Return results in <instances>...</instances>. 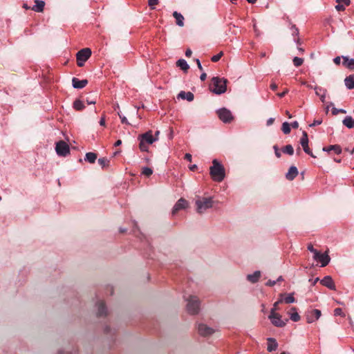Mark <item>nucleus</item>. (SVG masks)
I'll return each instance as SVG.
<instances>
[{"label": "nucleus", "mask_w": 354, "mask_h": 354, "mask_svg": "<svg viewBox=\"0 0 354 354\" xmlns=\"http://www.w3.org/2000/svg\"><path fill=\"white\" fill-rule=\"evenodd\" d=\"M209 174L214 181L221 182L225 178V169L216 159L213 160Z\"/></svg>", "instance_id": "f257e3e1"}, {"label": "nucleus", "mask_w": 354, "mask_h": 354, "mask_svg": "<svg viewBox=\"0 0 354 354\" xmlns=\"http://www.w3.org/2000/svg\"><path fill=\"white\" fill-rule=\"evenodd\" d=\"M184 299L187 302L186 308L191 315H196L200 311V301L196 296L184 295Z\"/></svg>", "instance_id": "f03ea898"}, {"label": "nucleus", "mask_w": 354, "mask_h": 354, "mask_svg": "<svg viewBox=\"0 0 354 354\" xmlns=\"http://www.w3.org/2000/svg\"><path fill=\"white\" fill-rule=\"evenodd\" d=\"M138 140H140V149L142 151H147L148 145L153 144L156 140H158V138L153 137L151 131H149L143 134L140 135L138 136Z\"/></svg>", "instance_id": "7ed1b4c3"}, {"label": "nucleus", "mask_w": 354, "mask_h": 354, "mask_svg": "<svg viewBox=\"0 0 354 354\" xmlns=\"http://www.w3.org/2000/svg\"><path fill=\"white\" fill-rule=\"evenodd\" d=\"M227 80L214 77L212 79V84L210 86L211 91L218 95L222 94L226 91Z\"/></svg>", "instance_id": "20e7f679"}, {"label": "nucleus", "mask_w": 354, "mask_h": 354, "mask_svg": "<svg viewBox=\"0 0 354 354\" xmlns=\"http://www.w3.org/2000/svg\"><path fill=\"white\" fill-rule=\"evenodd\" d=\"M213 201L212 198H201L196 201V211L198 214L203 213L206 209L212 207Z\"/></svg>", "instance_id": "39448f33"}, {"label": "nucleus", "mask_w": 354, "mask_h": 354, "mask_svg": "<svg viewBox=\"0 0 354 354\" xmlns=\"http://www.w3.org/2000/svg\"><path fill=\"white\" fill-rule=\"evenodd\" d=\"M91 55V50L88 48H85L78 51L76 55L77 66L80 67L83 66L84 62L88 59Z\"/></svg>", "instance_id": "423d86ee"}, {"label": "nucleus", "mask_w": 354, "mask_h": 354, "mask_svg": "<svg viewBox=\"0 0 354 354\" xmlns=\"http://www.w3.org/2000/svg\"><path fill=\"white\" fill-rule=\"evenodd\" d=\"M55 150L59 156L65 157L70 153L68 145L63 140H60L56 143Z\"/></svg>", "instance_id": "0eeeda50"}, {"label": "nucleus", "mask_w": 354, "mask_h": 354, "mask_svg": "<svg viewBox=\"0 0 354 354\" xmlns=\"http://www.w3.org/2000/svg\"><path fill=\"white\" fill-rule=\"evenodd\" d=\"M217 114L219 119L225 123H230L233 120L232 113L225 108L218 110Z\"/></svg>", "instance_id": "6e6552de"}, {"label": "nucleus", "mask_w": 354, "mask_h": 354, "mask_svg": "<svg viewBox=\"0 0 354 354\" xmlns=\"http://www.w3.org/2000/svg\"><path fill=\"white\" fill-rule=\"evenodd\" d=\"M197 329L199 335L203 337L209 336L214 333L216 331L215 329L208 326L205 324H198Z\"/></svg>", "instance_id": "1a4fd4ad"}, {"label": "nucleus", "mask_w": 354, "mask_h": 354, "mask_svg": "<svg viewBox=\"0 0 354 354\" xmlns=\"http://www.w3.org/2000/svg\"><path fill=\"white\" fill-rule=\"evenodd\" d=\"M300 144L307 154L310 155V156L315 158V156L313 155L312 151L308 147V133L306 131H303L302 133V137L300 140Z\"/></svg>", "instance_id": "9d476101"}, {"label": "nucleus", "mask_w": 354, "mask_h": 354, "mask_svg": "<svg viewBox=\"0 0 354 354\" xmlns=\"http://www.w3.org/2000/svg\"><path fill=\"white\" fill-rule=\"evenodd\" d=\"M321 315H322V313L319 310H317V309L309 310L306 312V321L309 324L313 323L315 321L317 320L320 317Z\"/></svg>", "instance_id": "9b49d317"}, {"label": "nucleus", "mask_w": 354, "mask_h": 354, "mask_svg": "<svg viewBox=\"0 0 354 354\" xmlns=\"http://www.w3.org/2000/svg\"><path fill=\"white\" fill-rule=\"evenodd\" d=\"M269 319L271 320L272 324L277 327H283L286 325V322L281 319V317L274 312V310H271Z\"/></svg>", "instance_id": "f8f14e48"}, {"label": "nucleus", "mask_w": 354, "mask_h": 354, "mask_svg": "<svg viewBox=\"0 0 354 354\" xmlns=\"http://www.w3.org/2000/svg\"><path fill=\"white\" fill-rule=\"evenodd\" d=\"M313 258L320 262L322 267L327 266L330 261V257L326 253L322 254L319 252H316Z\"/></svg>", "instance_id": "ddd939ff"}, {"label": "nucleus", "mask_w": 354, "mask_h": 354, "mask_svg": "<svg viewBox=\"0 0 354 354\" xmlns=\"http://www.w3.org/2000/svg\"><path fill=\"white\" fill-rule=\"evenodd\" d=\"M187 206L188 202L185 198H180L172 209V214H176L178 211L185 209Z\"/></svg>", "instance_id": "4468645a"}, {"label": "nucleus", "mask_w": 354, "mask_h": 354, "mask_svg": "<svg viewBox=\"0 0 354 354\" xmlns=\"http://www.w3.org/2000/svg\"><path fill=\"white\" fill-rule=\"evenodd\" d=\"M321 286L326 288H335V284L330 276H326L319 281Z\"/></svg>", "instance_id": "2eb2a0df"}, {"label": "nucleus", "mask_w": 354, "mask_h": 354, "mask_svg": "<svg viewBox=\"0 0 354 354\" xmlns=\"http://www.w3.org/2000/svg\"><path fill=\"white\" fill-rule=\"evenodd\" d=\"M73 86L75 88H82L88 84L87 80H80L76 77H73L72 80Z\"/></svg>", "instance_id": "dca6fc26"}, {"label": "nucleus", "mask_w": 354, "mask_h": 354, "mask_svg": "<svg viewBox=\"0 0 354 354\" xmlns=\"http://www.w3.org/2000/svg\"><path fill=\"white\" fill-rule=\"evenodd\" d=\"M298 175V170L295 166H291L286 174V178L288 180H294Z\"/></svg>", "instance_id": "f3484780"}, {"label": "nucleus", "mask_w": 354, "mask_h": 354, "mask_svg": "<svg viewBox=\"0 0 354 354\" xmlns=\"http://www.w3.org/2000/svg\"><path fill=\"white\" fill-rule=\"evenodd\" d=\"M337 5L335 6V9L337 11H344L346 6H348L351 3L350 0H336Z\"/></svg>", "instance_id": "a211bd4d"}, {"label": "nucleus", "mask_w": 354, "mask_h": 354, "mask_svg": "<svg viewBox=\"0 0 354 354\" xmlns=\"http://www.w3.org/2000/svg\"><path fill=\"white\" fill-rule=\"evenodd\" d=\"M342 59V64L344 67L350 70H354V59H349L348 57L345 56H343Z\"/></svg>", "instance_id": "6ab92c4d"}, {"label": "nucleus", "mask_w": 354, "mask_h": 354, "mask_svg": "<svg viewBox=\"0 0 354 354\" xmlns=\"http://www.w3.org/2000/svg\"><path fill=\"white\" fill-rule=\"evenodd\" d=\"M323 151L326 152L334 151L335 153L340 154L342 153V148L339 145H334L324 147Z\"/></svg>", "instance_id": "aec40b11"}, {"label": "nucleus", "mask_w": 354, "mask_h": 354, "mask_svg": "<svg viewBox=\"0 0 354 354\" xmlns=\"http://www.w3.org/2000/svg\"><path fill=\"white\" fill-rule=\"evenodd\" d=\"M35 5L31 9L37 12H43L45 2L41 0H35Z\"/></svg>", "instance_id": "412c9836"}, {"label": "nucleus", "mask_w": 354, "mask_h": 354, "mask_svg": "<svg viewBox=\"0 0 354 354\" xmlns=\"http://www.w3.org/2000/svg\"><path fill=\"white\" fill-rule=\"evenodd\" d=\"M173 16L176 19V24L180 27L184 26V17L177 11L173 12Z\"/></svg>", "instance_id": "4be33fe9"}, {"label": "nucleus", "mask_w": 354, "mask_h": 354, "mask_svg": "<svg viewBox=\"0 0 354 354\" xmlns=\"http://www.w3.org/2000/svg\"><path fill=\"white\" fill-rule=\"evenodd\" d=\"M97 314L98 316H104L106 315V308L102 301H100L97 304Z\"/></svg>", "instance_id": "5701e85b"}, {"label": "nucleus", "mask_w": 354, "mask_h": 354, "mask_svg": "<svg viewBox=\"0 0 354 354\" xmlns=\"http://www.w3.org/2000/svg\"><path fill=\"white\" fill-rule=\"evenodd\" d=\"M278 344L275 339L269 337L268 339V351L271 352L275 351L277 348Z\"/></svg>", "instance_id": "b1692460"}, {"label": "nucleus", "mask_w": 354, "mask_h": 354, "mask_svg": "<svg viewBox=\"0 0 354 354\" xmlns=\"http://www.w3.org/2000/svg\"><path fill=\"white\" fill-rule=\"evenodd\" d=\"M178 97L183 100H187L189 102L193 101L194 97V94L192 93L185 91H180Z\"/></svg>", "instance_id": "393cba45"}, {"label": "nucleus", "mask_w": 354, "mask_h": 354, "mask_svg": "<svg viewBox=\"0 0 354 354\" xmlns=\"http://www.w3.org/2000/svg\"><path fill=\"white\" fill-rule=\"evenodd\" d=\"M280 299H283V302L286 304H292L295 302V298L293 297V293L289 295L281 294L280 295Z\"/></svg>", "instance_id": "a878e982"}, {"label": "nucleus", "mask_w": 354, "mask_h": 354, "mask_svg": "<svg viewBox=\"0 0 354 354\" xmlns=\"http://www.w3.org/2000/svg\"><path fill=\"white\" fill-rule=\"evenodd\" d=\"M345 84L348 89L354 88V75L346 77L344 80Z\"/></svg>", "instance_id": "bb28decb"}, {"label": "nucleus", "mask_w": 354, "mask_h": 354, "mask_svg": "<svg viewBox=\"0 0 354 354\" xmlns=\"http://www.w3.org/2000/svg\"><path fill=\"white\" fill-rule=\"evenodd\" d=\"M342 123L349 129L354 128V119L351 116H346L343 120Z\"/></svg>", "instance_id": "cd10ccee"}, {"label": "nucleus", "mask_w": 354, "mask_h": 354, "mask_svg": "<svg viewBox=\"0 0 354 354\" xmlns=\"http://www.w3.org/2000/svg\"><path fill=\"white\" fill-rule=\"evenodd\" d=\"M261 277L260 271H255L252 274H248L247 276V279L252 283H255Z\"/></svg>", "instance_id": "c85d7f7f"}, {"label": "nucleus", "mask_w": 354, "mask_h": 354, "mask_svg": "<svg viewBox=\"0 0 354 354\" xmlns=\"http://www.w3.org/2000/svg\"><path fill=\"white\" fill-rule=\"evenodd\" d=\"M176 65L184 71H187L189 68V66L188 65L187 62L183 59L178 60L176 62Z\"/></svg>", "instance_id": "c756f323"}, {"label": "nucleus", "mask_w": 354, "mask_h": 354, "mask_svg": "<svg viewBox=\"0 0 354 354\" xmlns=\"http://www.w3.org/2000/svg\"><path fill=\"white\" fill-rule=\"evenodd\" d=\"M97 159V154L93 152H88L85 156V160L90 162L94 163Z\"/></svg>", "instance_id": "7c9ffc66"}, {"label": "nucleus", "mask_w": 354, "mask_h": 354, "mask_svg": "<svg viewBox=\"0 0 354 354\" xmlns=\"http://www.w3.org/2000/svg\"><path fill=\"white\" fill-rule=\"evenodd\" d=\"M283 281V279L281 277H279L276 281L275 280H271V279H269L266 283V286H274L275 285H277V286H283L281 284V281Z\"/></svg>", "instance_id": "2f4dec72"}, {"label": "nucleus", "mask_w": 354, "mask_h": 354, "mask_svg": "<svg viewBox=\"0 0 354 354\" xmlns=\"http://www.w3.org/2000/svg\"><path fill=\"white\" fill-rule=\"evenodd\" d=\"M73 108L77 111H82L85 108V106L82 101L80 100H76L73 102Z\"/></svg>", "instance_id": "473e14b6"}, {"label": "nucleus", "mask_w": 354, "mask_h": 354, "mask_svg": "<svg viewBox=\"0 0 354 354\" xmlns=\"http://www.w3.org/2000/svg\"><path fill=\"white\" fill-rule=\"evenodd\" d=\"M282 151L283 153H287L290 156H292L294 153V149L291 145H288L285 146L282 149Z\"/></svg>", "instance_id": "72a5a7b5"}, {"label": "nucleus", "mask_w": 354, "mask_h": 354, "mask_svg": "<svg viewBox=\"0 0 354 354\" xmlns=\"http://www.w3.org/2000/svg\"><path fill=\"white\" fill-rule=\"evenodd\" d=\"M281 130L285 134L290 133L291 131L290 124L287 122H283L282 124Z\"/></svg>", "instance_id": "f704fd0d"}, {"label": "nucleus", "mask_w": 354, "mask_h": 354, "mask_svg": "<svg viewBox=\"0 0 354 354\" xmlns=\"http://www.w3.org/2000/svg\"><path fill=\"white\" fill-rule=\"evenodd\" d=\"M98 163L102 168H105L109 167V160L106 158H102L98 159Z\"/></svg>", "instance_id": "c9c22d12"}, {"label": "nucleus", "mask_w": 354, "mask_h": 354, "mask_svg": "<svg viewBox=\"0 0 354 354\" xmlns=\"http://www.w3.org/2000/svg\"><path fill=\"white\" fill-rule=\"evenodd\" d=\"M292 61L294 65L297 67L300 66L304 62V59L302 58H299L297 57H295Z\"/></svg>", "instance_id": "e433bc0d"}, {"label": "nucleus", "mask_w": 354, "mask_h": 354, "mask_svg": "<svg viewBox=\"0 0 354 354\" xmlns=\"http://www.w3.org/2000/svg\"><path fill=\"white\" fill-rule=\"evenodd\" d=\"M142 174L146 176H150L153 174V171L151 168L145 167L142 169Z\"/></svg>", "instance_id": "4c0bfd02"}, {"label": "nucleus", "mask_w": 354, "mask_h": 354, "mask_svg": "<svg viewBox=\"0 0 354 354\" xmlns=\"http://www.w3.org/2000/svg\"><path fill=\"white\" fill-rule=\"evenodd\" d=\"M223 55V53L222 51H221L218 54L216 55H214L212 58H211V60L212 62H218L221 58V57Z\"/></svg>", "instance_id": "58836bf2"}, {"label": "nucleus", "mask_w": 354, "mask_h": 354, "mask_svg": "<svg viewBox=\"0 0 354 354\" xmlns=\"http://www.w3.org/2000/svg\"><path fill=\"white\" fill-rule=\"evenodd\" d=\"M290 319L293 322H298L300 319V316L297 312H295L290 315Z\"/></svg>", "instance_id": "ea45409f"}, {"label": "nucleus", "mask_w": 354, "mask_h": 354, "mask_svg": "<svg viewBox=\"0 0 354 354\" xmlns=\"http://www.w3.org/2000/svg\"><path fill=\"white\" fill-rule=\"evenodd\" d=\"M149 6L151 10L155 8V6L158 3V0H149L148 1Z\"/></svg>", "instance_id": "a19ab883"}, {"label": "nucleus", "mask_w": 354, "mask_h": 354, "mask_svg": "<svg viewBox=\"0 0 354 354\" xmlns=\"http://www.w3.org/2000/svg\"><path fill=\"white\" fill-rule=\"evenodd\" d=\"M334 315L335 316H342L344 317V314L342 312V310L339 308H335V310H334Z\"/></svg>", "instance_id": "79ce46f5"}, {"label": "nucleus", "mask_w": 354, "mask_h": 354, "mask_svg": "<svg viewBox=\"0 0 354 354\" xmlns=\"http://www.w3.org/2000/svg\"><path fill=\"white\" fill-rule=\"evenodd\" d=\"M339 113H346V111L344 110V109H337L336 108H333L332 109V113L333 115H337Z\"/></svg>", "instance_id": "37998d69"}, {"label": "nucleus", "mask_w": 354, "mask_h": 354, "mask_svg": "<svg viewBox=\"0 0 354 354\" xmlns=\"http://www.w3.org/2000/svg\"><path fill=\"white\" fill-rule=\"evenodd\" d=\"M291 29H292V35L293 36H297L299 35V30L295 26V25H292Z\"/></svg>", "instance_id": "c03bdc74"}, {"label": "nucleus", "mask_w": 354, "mask_h": 354, "mask_svg": "<svg viewBox=\"0 0 354 354\" xmlns=\"http://www.w3.org/2000/svg\"><path fill=\"white\" fill-rule=\"evenodd\" d=\"M118 115H119V117H120V118L121 120V122L122 124H129V123L127 119L126 118V117L122 115L120 113H118Z\"/></svg>", "instance_id": "a18cd8bd"}, {"label": "nucleus", "mask_w": 354, "mask_h": 354, "mask_svg": "<svg viewBox=\"0 0 354 354\" xmlns=\"http://www.w3.org/2000/svg\"><path fill=\"white\" fill-rule=\"evenodd\" d=\"M308 250L309 251H310L311 252H313L314 254V255H315L316 252H319L317 250L314 249L313 245L311 243L308 245Z\"/></svg>", "instance_id": "49530a36"}, {"label": "nucleus", "mask_w": 354, "mask_h": 354, "mask_svg": "<svg viewBox=\"0 0 354 354\" xmlns=\"http://www.w3.org/2000/svg\"><path fill=\"white\" fill-rule=\"evenodd\" d=\"M273 148H274V153H275L276 156H277V158H280V157H281V153H280V151H279V150L278 147H277V145H274V146L273 147Z\"/></svg>", "instance_id": "de8ad7c7"}, {"label": "nucleus", "mask_w": 354, "mask_h": 354, "mask_svg": "<svg viewBox=\"0 0 354 354\" xmlns=\"http://www.w3.org/2000/svg\"><path fill=\"white\" fill-rule=\"evenodd\" d=\"M319 280V278H318V277H317V278H315V279H309V282L310 283L309 286H315V285H316V283H317V282Z\"/></svg>", "instance_id": "09e8293b"}, {"label": "nucleus", "mask_w": 354, "mask_h": 354, "mask_svg": "<svg viewBox=\"0 0 354 354\" xmlns=\"http://www.w3.org/2000/svg\"><path fill=\"white\" fill-rule=\"evenodd\" d=\"M333 62L336 64V65H339L340 64V62H341V57H336L333 59Z\"/></svg>", "instance_id": "8fccbe9b"}, {"label": "nucleus", "mask_w": 354, "mask_h": 354, "mask_svg": "<svg viewBox=\"0 0 354 354\" xmlns=\"http://www.w3.org/2000/svg\"><path fill=\"white\" fill-rule=\"evenodd\" d=\"M322 120H315V121L313 122V123H312L311 124H310V127H315V126H316V125H319V124H322Z\"/></svg>", "instance_id": "3c124183"}, {"label": "nucleus", "mask_w": 354, "mask_h": 354, "mask_svg": "<svg viewBox=\"0 0 354 354\" xmlns=\"http://www.w3.org/2000/svg\"><path fill=\"white\" fill-rule=\"evenodd\" d=\"M283 303V299H279L278 301H277L274 304V308L272 309V310H274V311L277 309V306L279 304H281Z\"/></svg>", "instance_id": "603ef678"}, {"label": "nucleus", "mask_w": 354, "mask_h": 354, "mask_svg": "<svg viewBox=\"0 0 354 354\" xmlns=\"http://www.w3.org/2000/svg\"><path fill=\"white\" fill-rule=\"evenodd\" d=\"M185 160H187V161L189 162H192V155L190 153H186L185 155V158H184Z\"/></svg>", "instance_id": "864d4df0"}, {"label": "nucleus", "mask_w": 354, "mask_h": 354, "mask_svg": "<svg viewBox=\"0 0 354 354\" xmlns=\"http://www.w3.org/2000/svg\"><path fill=\"white\" fill-rule=\"evenodd\" d=\"M196 64H197V66H198V68H199V70H200V71H203V66H202V65H201V62H200V61H199V59H196Z\"/></svg>", "instance_id": "5fc2aeb1"}, {"label": "nucleus", "mask_w": 354, "mask_h": 354, "mask_svg": "<svg viewBox=\"0 0 354 354\" xmlns=\"http://www.w3.org/2000/svg\"><path fill=\"white\" fill-rule=\"evenodd\" d=\"M192 54V51L189 48L187 49V50L185 51V56L189 57H191Z\"/></svg>", "instance_id": "6e6d98bb"}, {"label": "nucleus", "mask_w": 354, "mask_h": 354, "mask_svg": "<svg viewBox=\"0 0 354 354\" xmlns=\"http://www.w3.org/2000/svg\"><path fill=\"white\" fill-rule=\"evenodd\" d=\"M288 89H286L283 92H281L280 93H278L277 95L280 97H283V96H285V95L286 93H288Z\"/></svg>", "instance_id": "4d7b16f0"}, {"label": "nucleus", "mask_w": 354, "mask_h": 354, "mask_svg": "<svg viewBox=\"0 0 354 354\" xmlns=\"http://www.w3.org/2000/svg\"><path fill=\"white\" fill-rule=\"evenodd\" d=\"M274 118H269V119L267 120V125H268V126H270V125L272 124H273V122H274Z\"/></svg>", "instance_id": "13d9d810"}, {"label": "nucleus", "mask_w": 354, "mask_h": 354, "mask_svg": "<svg viewBox=\"0 0 354 354\" xmlns=\"http://www.w3.org/2000/svg\"><path fill=\"white\" fill-rule=\"evenodd\" d=\"M291 126L293 129H297L299 127V123L297 121H295L291 124Z\"/></svg>", "instance_id": "bf43d9fd"}, {"label": "nucleus", "mask_w": 354, "mask_h": 354, "mask_svg": "<svg viewBox=\"0 0 354 354\" xmlns=\"http://www.w3.org/2000/svg\"><path fill=\"white\" fill-rule=\"evenodd\" d=\"M270 88L272 90V91H276L277 88V85L275 84V83H272L270 84Z\"/></svg>", "instance_id": "052dcab7"}, {"label": "nucleus", "mask_w": 354, "mask_h": 354, "mask_svg": "<svg viewBox=\"0 0 354 354\" xmlns=\"http://www.w3.org/2000/svg\"><path fill=\"white\" fill-rule=\"evenodd\" d=\"M207 77V75L205 73H203L201 75V77H200V79L201 81H205V79Z\"/></svg>", "instance_id": "680f3d73"}, {"label": "nucleus", "mask_w": 354, "mask_h": 354, "mask_svg": "<svg viewBox=\"0 0 354 354\" xmlns=\"http://www.w3.org/2000/svg\"><path fill=\"white\" fill-rule=\"evenodd\" d=\"M196 169H197V165H193L189 167V169L191 171H195Z\"/></svg>", "instance_id": "e2e57ef3"}, {"label": "nucleus", "mask_w": 354, "mask_h": 354, "mask_svg": "<svg viewBox=\"0 0 354 354\" xmlns=\"http://www.w3.org/2000/svg\"><path fill=\"white\" fill-rule=\"evenodd\" d=\"M319 96H320V100H322V102H324V100H325V96H326L325 91L324 92L323 94L320 95Z\"/></svg>", "instance_id": "0e129e2a"}, {"label": "nucleus", "mask_w": 354, "mask_h": 354, "mask_svg": "<svg viewBox=\"0 0 354 354\" xmlns=\"http://www.w3.org/2000/svg\"><path fill=\"white\" fill-rule=\"evenodd\" d=\"M100 124L101 126H104L105 125V120L104 118H102L100 121Z\"/></svg>", "instance_id": "69168bd1"}, {"label": "nucleus", "mask_w": 354, "mask_h": 354, "mask_svg": "<svg viewBox=\"0 0 354 354\" xmlns=\"http://www.w3.org/2000/svg\"><path fill=\"white\" fill-rule=\"evenodd\" d=\"M315 93L317 95H320L321 94L319 93V91H322V88H317V87H315Z\"/></svg>", "instance_id": "338daca9"}, {"label": "nucleus", "mask_w": 354, "mask_h": 354, "mask_svg": "<svg viewBox=\"0 0 354 354\" xmlns=\"http://www.w3.org/2000/svg\"><path fill=\"white\" fill-rule=\"evenodd\" d=\"M121 144H122V141H121L120 140H117V141L115 142V147H118V146H120Z\"/></svg>", "instance_id": "774afa93"}]
</instances>
